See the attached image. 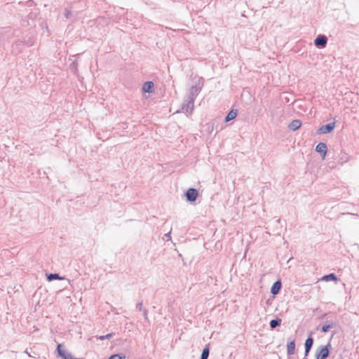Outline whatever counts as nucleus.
Wrapping results in <instances>:
<instances>
[{"label": "nucleus", "mask_w": 359, "mask_h": 359, "mask_svg": "<svg viewBox=\"0 0 359 359\" xmlns=\"http://www.w3.org/2000/svg\"><path fill=\"white\" fill-rule=\"evenodd\" d=\"M281 287V283L280 281H276L271 287V292L273 294H276L279 292Z\"/></svg>", "instance_id": "0eeeda50"}, {"label": "nucleus", "mask_w": 359, "mask_h": 359, "mask_svg": "<svg viewBox=\"0 0 359 359\" xmlns=\"http://www.w3.org/2000/svg\"><path fill=\"white\" fill-rule=\"evenodd\" d=\"M334 126H335V124L334 123L324 125V126H321L318 130V133H319V134L329 133L333 130V129L334 128Z\"/></svg>", "instance_id": "f257e3e1"}, {"label": "nucleus", "mask_w": 359, "mask_h": 359, "mask_svg": "<svg viewBox=\"0 0 359 359\" xmlns=\"http://www.w3.org/2000/svg\"><path fill=\"white\" fill-rule=\"evenodd\" d=\"M313 345V339L311 337L308 338L305 341V352L308 353Z\"/></svg>", "instance_id": "9b49d317"}, {"label": "nucleus", "mask_w": 359, "mask_h": 359, "mask_svg": "<svg viewBox=\"0 0 359 359\" xmlns=\"http://www.w3.org/2000/svg\"><path fill=\"white\" fill-rule=\"evenodd\" d=\"M302 126V122L298 120H293L289 125V128L292 130H296L299 129Z\"/></svg>", "instance_id": "423d86ee"}, {"label": "nucleus", "mask_w": 359, "mask_h": 359, "mask_svg": "<svg viewBox=\"0 0 359 359\" xmlns=\"http://www.w3.org/2000/svg\"><path fill=\"white\" fill-rule=\"evenodd\" d=\"M332 325H323L322 327V331L323 332H327L332 328Z\"/></svg>", "instance_id": "f3484780"}, {"label": "nucleus", "mask_w": 359, "mask_h": 359, "mask_svg": "<svg viewBox=\"0 0 359 359\" xmlns=\"http://www.w3.org/2000/svg\"><path fill=\"white\" fill-rule=\"evenodd\" d=\"M186 196L189 201H194L198 196V191L195 189H189L187 191Z\"/></svg>", "instance_id": "7ed1b4c3"}, {"label": "nucleus", "mask_w": 359, "mask_h": 359, "mask_svg": "<svg viewBox=\"0 0 359 359\" xmlns=\"http://www.w3.org/2000/svg\"><path fill=\"white\" fill-rule=\"evenodd\" d=\"M316 150L317 152L322 154L323 159H325V155L327 154V146L323 142H320L317 144L316 147Z\"/></svg>", "instance_id": "f03ea898"}, {"label": "nucleus", "mask_w": 359, "mask_h": 359, "mask_svg": "<svg viewBox=\"0 0 359 359\" xmlns=\"http://www.w3.org/2000/svg\"><path fill=\"white\" fill-rule=\"evenodd\" d=\"M295 344L294 341L289 342L287 345V351L289 355H292L294 353Z\"/></svg>", "instance_id": "9d476101"}, {"label": "nucleus", "mask_w": 359, "mask_h": 359, "mask_svg": "<svg viewBox=\"0 0 359 359\" xmlns=\"http://www.w3.org/2000/svg\"><path fill=\"white\" fill-rule=\"evenodd\" d=\"M209 355V348L206 347L203 349L201 359H207Z\"/></svg>", "instance_id": "2eb2a0df"}, {"label": "nucleus", "mask_w": 359, "mask_h": 359, "mask_svg": "<svg viewBox=\"0 0 359 359\" xmlns=\"http://www.w3.org/2000/svg\"><path fill=\"white\" fill-rule=\"evenodd\" d=\"M53 279H57V280H62L63 279L62 278L60 277L58 274L57 273H51L48 276V280H52Z\"/></svg>", "instance_id": "4468645a"}, {"label": "nucleus", "mask_w": 359, "mask_h": 359, "mask_svg": "<svg viewBox=\"0 0 359 359\" xmlns=\"http://www.w3.org/2000/svg\"><path fill=\"white\" fill-rule=\"evenodd\" d=\"M237 114H238V111H237V110H236V109H232V110H231V111L228 113V114H227V116H226V118H225V121H226V122H228V121H231V120H233V119L236 117Z\"/></svg>", "instance_id": "6e6552de"}, {"label": "nucleus", "mask_w": 359, "mask_h": 359, "mask_svg": "<svg viewBox=\"0 0 359 359\" xmlns=\"http://www.w3.org/2000/svg\"><path fill=\"white\" fill-rule=\"evenodd\" d=\"M108 359H126V356L120 354H114L111 355Z\"/></svg>", "instance_id": "dca6fc26"}, {"label": "nucleus", "mask_w": 359, "mask_h": 359, "mask_svg": "<svg viewBox=\"0 0 359 359\" xmlns=\"http://www.w3.org/2000/svg\"><path fill=\"white\" fill-rule=\"evenodd\" d=\"M112 335H113L112 334H108L104 335V336H100V337H98V339H99L100 340H104V339H109V338H111V337H112Z\"/></svg>", "instance_id": "a211bd4d"}, {"label": "nucleus", "mask_w": 359, "mask_h": 359, "mask_svg": "<svg viewBox=\"0 0 359 359\" xmlns=\"http://www.w3.org/2000/svg\"><path fill=\"white\" fill-rule=\"evenodd\" d=\"M329 353L330 349L327 346L322 347L317 355L316 359H325L329 355Z\"/></svg>", "instance_id": "20e7f679"}, {"label": "nucleus", "mask_w": 359, "mask_h": 359, "mask_svg": "<svg viewBox=\"0 0 359 359\" xmlns=\"http://www.w3.org/2000/svg\"><path fill=\"white\" fill-rule=\"evenodd\" d=\"M154 84L151 81H147L144 83L142 86V90L145 93H149L153 89Z\"/></svg>", "instance_id": "1a4fd4ad"}, {"label": "nucleus", "mask_w": 359, "mask_h": 359, "mask_svg": "<svg viewBox=\"0 0 359 359\" xmlns=\"http://www.w3.org/2000/svg\"><path fill=\"white\" fill-rule=\"evenodd\" d=\"M314 43L316 46L324 47L327 43V38L325 36H318L314 41Z\"/></svg>", "instance_id": "39448f33"}, {"label": "nucleus", "mask_w": 359, "mask_h": 359, "mask_svg": "<svg viewBox=\"0 0 359 359\" xmlns=\"http://www.w3.org/2000/svg\"><path fill=\"white\" fill-rule=\"evenodd\" d=\"M281 323V319L278 318L276 320H272L270 322V326L271 328H275L276 327L280 325Z\"/></svg>", "instance_id": "ddd939ff"}, {"label": "nucleus", "mask_w": 359, "mask_h": 359, "mask_svg": "<svg viewBox=\"0 0 359 359\" xmlns=\"http://www.w3.org/2000/svg\"><path fill=\"white\" fill-rule=\"evenodd\" d=\"M321 280H325V281H329V280L337 281V278L334 273H331V274L325 275V276H323Z\"/></svg>", "instance_id": "f8f14e48"}]
</instances>
